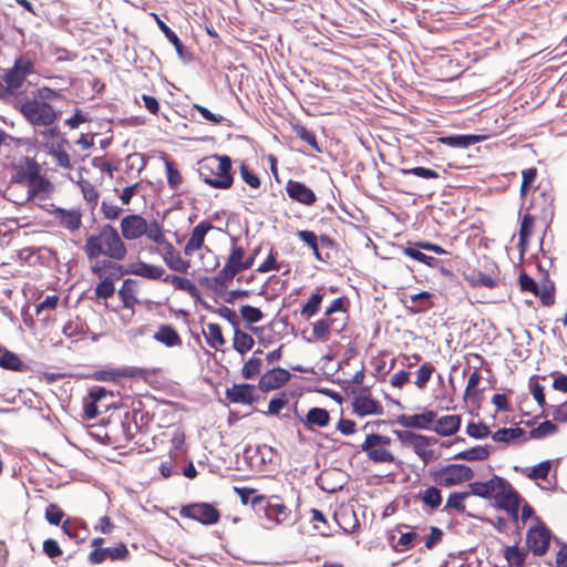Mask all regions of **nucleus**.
Segmentation results:
<instances>
[{"instance_id": "1", "label": "nucleus", "mask_w": 567, "mask_h": 567, "mask_svg": "<svg viewBox=\"0 0 567 567\" xmlns=\"http://www.w3.org/2000/svg\"><path fill=\"white\" fill-rule=\"evenodd\" d=\"M83 250L91 265V272L104 278L112 269L114 261L125 259L127 247L117 229L111 224H104L96 234L86 237Z\"/></svg>"}, {"instance_id": "2", "label": "nucleus", "mask_w": 567, "mask_h": 567, "mask_svg": "<svg viewBox=\"0 0 567 567\" xmlns=\"http://www.w3.org/2000/svg\"><path fill=\"white\" fill-rule=\"evenodd\" d=\"M199 178L215 189H229L234 184L233 161L228 155H213L198 163Z\"/></svg>"}, {"instance_id": "3", "label": "nucleus", "mask_w": 567, "mask_h": 567, "mask_svg": "<svg viewBox=\"0 0 567 567\" xmlns=\"http://www.w3.org/2000/svg\"><path fill=\"white\" fill-rule=\"evenodd\" d=\"M429 475L441 487H453L470 482L474 477V471L463 463H450L440 467H431Z\"/></svg>"}, {"instance_id": "4", "label": "nucleus", "mask_w": 567, "mask_h": 567, "mask_svg": "<svg viewBox=\"0 0 567 567\" xmlns=\"http://www.w3.org/2000/svg\"><path fill=\"white\" fill-rule=\"evenodd\" d=\"M20 113L33 126H50L59 116L49 102L38 99L25 100L20 106Z\"/></svg>"}, {"instance_id": "5", "label": "nucleus", "mask_w": 567, "mask_h": 567, "mask_svg": "<svg viewBox=\"0 0 567 567\" xmlns=\"http://www.w3.org/2000/svg\"><path fill=\"white\" fill-rule=\"evenodd\" d=\"M179 515L205 526L217 524L221 516L220 511L214 504L207 502L185 504L181 507Z\"/></svg>"}, {"instance_id": "6", "label": "nucleus", "mask_w": 567, "mask_h": 567, "mask_svg": "<svg viewBox=\"0 0 567 567\" xmlns=\"http://www.w3.org/2000/svg\"><path fill=\"white\" fill-rule=\"evenodd\" d=\"M536 522L537 524L527 530L526 546L534 556L542 557L548 551L554 534L539 517H536Z\"/></svg>"}, {"instance_id": "7", "label": "nucleus", "mask_w": 567, "mask_h": 567, "mask_svg": "<svg viewBox=\"0 0 567 567\" xmlns=\"http://www.w3.org/2000/svg\"><path fill=\"white\" fill-rule=\"evenodd\" d=\"M494 501L495 508L504 511L511 520H517V512H519L524 497L506 478L504 487L498 488Z\"/></svg>"}, {"instance_id": "8", "label": "nucleus", "mask_w": 567, "mask_h": 567, "mask_svg": "<svg viewBox=\"0 0 567 567\" xmlns=\"http://www.w3.org/2000/svg\"><path fill=\"white\" fill-rule=\"evenodd\" d=\"M225 398L234 404L251 405L259 401L260 395L256 393V385L251 383H234L225 391Z\"/></svg>"}, {"instance_id": "9", "label": "nucleus", "mask_w": 567, "mask_h": 567, "mask_svg": "<svg viewBox=\"0 0 567 567\" xmlns=\"http://www.w3.org/2000/svg\"><path fill=\"white\" fill-rule=\"evenodd\" d=\"M437 417V413L434 410L425 409L421 413H415L412 415L409 414H400L394 419L398 425L411 429V430H430L434 424Z\"/></svg>"}, {"instance_id": "10", "label": "nucleus", "mask_w": 567, "mask_h": 567, "mask_svg": "<svg viewBox=\"0 0 567 567\" xmlns=\"http://www.w3.org/2000/svg\"><path fill=\"white\" fill-rule=\"evenodd\" d=\"M292 375L291 373L281 367H276L266 371L258 381V389L268 393L274 390H279L285 386L290 380Z\"/></svg>"}, {"instance_id": "11", "label": "nucleus", "mask_w": 567, "mask_h": 567, "mask_svg": "<svg viewBox=\"0 0 567 567\" xmlns=\"http://www.w3.org/2000/svg\"><path fill=\"white\" fill-rule=\"evenodd\" d=\"M245 249L233 245L226 264L221 268V275L233 280L238 274L251 268V259H244Z\"/></svg>"}, {"instance_id": "12", "label": "nucleus", "mask_w": 567, "mask_h": 567, "mask_svg": "<svg viewBox=\"0 0 567 567\" xmlns=\"http://www.w3.org/2000/svg\"><path fill=\"white\" fill-rule=\"evenodd\" d=\"M285 190L291 200L303 206H313L318 199L316 193L300 181L288 179Z\"/></svg>"}, {"instance_id": "13", "label": "nucleus", "mask_w": 567, "mask_h": 567, "mask_svg": "<svg viewBox=\"0 0 567 567\" xmlns=\"http://www.w3.org/2000/svg\"><path fill=\"white\" fill-rule=\"evenodd\" d=\"M360 450L365 453L369 461L375 464H392L399 462L389 449L378 445L375 442H371L370 437L367 435L363 443L360 445Z\"/></svg>"}, {"instance_id": "14", "label": "nucleus", "mask_w": 567, "mask_h": 567, "mask_svg": "<svg viewBox=\"0 0 567 567\" xmlns=\"http://www.w3.org/2000/svg\"><path fill=\"white\" fill-rule=\"evenodd\" d=\"M505 478L498 475H493L489 480L481 482L475 481L468 483V492L473 496H477L485 499L495 497L498 488L504 487Z\"/></svg>"}, {"instance_id": "15", "label": "nucleus", "mask_w": 567, "mask_h": 567, "mask_svg": "<svg viewBox=\"0 0 567 567\" xmlns=\"http://www.w3.org/2000/svg\"><path fill=\"white\" fill-rule=\"evenodd\" d=\"M147 230V221L138 214H130L121 220V235L126 240H134L142 236Z\"/></svg>"}, {"instance_id": "16", "label": "nucleus", "mask_w": 567, "mask_h": 567, "mask_svg": "<svg viewBox=\"0 0 567 567\" xmlns=\"http://www.w3.org/2000/svg\"><path fill=\"white\" fill-rule=\"evenodd\" d=\"M351 405L352 412L360 417L383 414L382 404L378 400L373 399L371 394L355 395L352 400Z\"/></svg>"}, {"instance_id": "17", "label": "nucleus", "mask_w": 567, "mask_h": 567, "mask_svg": "<svg viewBox=\"0 0 567 567\" xmlns=\"http://www.w3.org/2000/svg\"><path fill=\"white\" fill-rule=\"evenodd\" d=\"M330 421L331 416L329 411L319 406L310 408L305 414V417H300V423L310 432H315L318 427H327Z\"/></svg>"}, {"instance_id": "18", "label": "nucleus", "mask_w": 567, "mask_h": 567, "mask_svg": "<svg viewBox=\"0 0 567 567\" xmlns=\"http://www.w3.org/2000/svg\"><path fill=\"white\" fill-rule=\"evenodd\" d=\"M0 368L12 372H33V369L29 363L21 360L17 353L7 349L2 344H0Z\"/></svg>"}, {"instance_id": "19", "label": "nucleus", "mask_w": 567, "mask_h": 567, "mask_svg": "<svg viewBox=\"0 0 567 567\" xmlns=\"http://www.w3.org/2000/svg\"><path fill=\"white\" fill-rule=\"evenodd\" d=\"M41 173V167L34 158L23 157L22 162L11 177V182L16 184H27Z\"/></svg>"}, {"instance_id": "20", "label": "nucleus", "mask_w": 567, "mask_h": 567, "mask_svg": "<svg viewBox=\"0 0 567 567\" xmlns=\"http://www.w3.org/2000/svg\"><path fill=\"white\" fill-rule=\"evenodd\" d=\"M152 17H154L157 27L159 30L164 33L165 38L168 40L169 43L173 44L175 48V51L177 55L184 60V61H190L192 60V53L187 49V47L182 42V40L178 38L175 31H173L156 13H152Z\"/></svg>"}, {"instance_id": "21", "label": "nucleus", "mask_w": 567, "mask_h": 567, "mask_svg": "<svg viewBox=\"0 0 567 567\" xmlns=\"http://www.w3.org/2000/svg\"><path fill=\"white\" fill-rule=\"evenodd\" d=\"M486 138L482 134H450L439 137V142L452 148L465 150Z\"/></svg>"}, {"instance_id": "22", "label": "nucleus", "mask_w": 567, "mask_h": 567, "mask_svg": "<svg viewBox=\"0 0 567 567\" xmlns=\"http://www.w3.org/2000/svg\"><path fill=\"white\" fill-rule=\"evenodd\" d=\"M214 228L215 227L209 220H202L199 224H197L193 228L190 237L184 247L185 254L189 255L192 251L199 250L204 246L207 233Z\"/></svg>"}, {"instance_id": "23", "label": "nucleus", "mask_w": 567, "mask_h": 567, "mask_svg": "<svg viewBox=\"0 0 567 567\" xmlns=\"http://www.w3.org/2000/svg\"><path fill=\"white\" fill-rule=\"evenodd\" d=\"M51 214L70 231H75L82 226V214L79 209H65L52 205Z\"/></svg>"}, {"instance_id": "24", "label": "nucleus", "mask_w": 567, "mask_h": 567, "mask_svg": "<svg viewBox=\"0 0 567 567\" xmlns=\"http://www.w3.org/2000/svg\"><path fill=\"white\" fill-rule=\"evenodd\" d=\"M462 425V417L457 414L444 415L436 419L431 431L440 436H451L456 434Z\"/></svg>"}, {"instance_id": "25", "label": "nucleus", "mask_w": 567, "mask_h": 567, "mask_svg": "<svg viewBox=\"0 0 567 567\" xmlns=\"http://www.w3.org/2000/svg\"><path fill=\"white\" fill-rule=\"evenodd\" d=\"M153 339L167 348L181 347L183 344L182 337L171 323L159 324L157 331L153 334Z\"/></svg>"}, {"instance_id": "26", "label": "nucleus", "mask_w": 567, "mask_h": 567, "mask_svg": "<svg viewBox=\"0 0 567 567\" xmlns=\"http://www.w3.org/2000/svg\"><path fill=\"white\" fill-rule=\"evenodd\" d=\"M62 532L76 544H82L87 539L89 529L83 520L68 517L62 523Z\"/></svg>"}, {"instance_id": "27", "label": "nucleus", "mask_w": 567, "mask_h": 567, "mask_svg": "<svg viewBox=\"0 0 567 567\" xmlns=\"http://www.w3.org/2000/svg\"><path fill=\"white\" fill-rule=\"evenodd\" d=\"M163 260L171 270L182 274H186L190 266L189 260L183 259L171 243H166Z\"/></svg>"}, {"instance_id": "28", "label": "nucleus", "mask_w": 567, "mask_h": 567, "mask_svg": "<svg viewBox=\"0 0 567 567\" xmlns=\"http://www.w3.org/2000/svg\"><path fill=\"white\" fill-rule=\"evenodd\" d=\"M417 539L419 534L414 530L401 533L399 537H396L394 532H390L388 536L390 546L394 551L398 553L412 549L415 546Z\"/></svg>"}, {"instance_id": "29", "label": "nucleus", "mask_w": 567, "mask_h": 567, "mask_svg": "<svg viewBox=\"0 0 567 567\" xmlns=\"http://www.w3.org/2000/svg\"><path fill=\"white\" fill-rule=\"evenodd\" d=\"M132 275L150 279V280H158L163 279L165 269L162 266L153 265L145 262L143 260H138L132 264Z\"/></svg>"}, {"instance_id": "30", "label": "nucleus", "mask_w": 567, "mask_h": 567, "mask_svg": "<svg viewBox=\"0 0 567 567\" xmlns=\"http://www.w3.org/2000/svg\"><path fill=\"white\" fill-rule=\"evenodd\" d=\"M492 451L493 447L489 445H476L456 453L450 460L467 462L485 461L489 457Z\"/></svg>"}, {"instance_id": "31", "label": "nucleus", "mask_w": 567, "mask_h": 567, "mask_svg": "<svg viewBox=\"0 0 567 567\" xmlns=\"http://www.w3.org/2000/svg\"><path fill=\"white\" fill-rule=\"evenodd\" d=\"M410 299L414 306L405 305L406 310L412 315L425 312L434 306V295L430 291L422 290L420 292L410 296Z\"/></svg>"}, {"instance_id": "32", "label": "nucleus", "mask_w": 567, "mask_h": 567, "mask_svg": "<svg viewBox=\"0 0 567 567\" xmlns=\"http://www.w3.org/2000/svg\"><path fill=\"white\" fill-rule=\"evenodd\" d=\"M539 196L543 199V207L540 209L539 218L546 224L544 236L546 235L547 230L549 229L554 216H555V206H554V196L549 194L546 189H542L540 186L538 187Z\"/></svg>"}, {"instance_id": "33", "label": "nucleus", "mask_w": 567, "mask_h": 567, "mask_svg": "<svg viewBox=\"0 0 567 567\" xmlns=\"http://www.w3.org/2000/svg\"><path fill=\"white\" fill-rule=\"evenodd\" d=\"M166 284L174 285L175 289L186 291L190 297L195 299L200 298V291L197 286L186 277L177 275H166L163 279Z\"/></svg>"}, {"instance_id": "34", "label": "nucleus", "mask_w": 567, "mask_h": 567, "mask_svg": "<svg viewBox=\"0 0 567 567\" xmlns=\"http://www.w3.org/2000/svg\"><path fill=\"white\" fill-rule=\"evenodd\" d=\"M137 414H141V421H143L145 417H148V413H142L137 409H133L131 411H126L124 413L123 420H121V426L125 436V440L132 441L134 437V433L132 432V426H134L135 431L140 430V425L137 423Z\"/></svg>"}, {"instance_id": "35", "label": "nucleus", "mask_w": 567, "mask_h": 567, "mask_svg": "<svg viewBox=\"0 0 567 567\" xmlns=\"http://www.w3.org/2000/svg\"><path fill=\"white\" fill-rule=\"evenodd\" d=\"M555 282L549 279L548 271L545 270L542 279V286H538L537 295L535 296L540 299L543 306L550 307L555 303Z\"/></svg>"}, {"instance_id": "36", "label": "nucleus", "mask_w": 567, "mask_h": 567, "mask_svg": "<svg viewBox=\"0 0 567 567\" xmlns=\"http://www.w3.org/2000/svg\"><path fill=\"white\" fill-rule=\"evenodd\" d=\"M422 250H423V248L419 247L417 241H415V243H408L406 247H404V249H403V252L408 257H410L419 262H422L429 267H439V264H441V260L433 256L422 252Z\"/></svg>"}, {"instance_id": "37", "label": "nucleus", "mask_w": 567, "mask_h": 567, "mask_svg": "<svg viewBox=\"0 0 567 567\" xmlns=\"http://www.w3.org/2000/svg\"><path fill=\"white\" fill-rule=\"evenodd\" d=\"M416 497L431 511H436L443 502L442 492L436 484L429 486L424 491H420Z\"/></svg>"}, {"instance_id": "38", "label": "nucleus", "mask_w": 567, "mask_h": 567, "mask_svg": "<svg viewBox=\"0 0 567 567\" xmlns=\"http://www.w3.org/2000/svg\"><path fill=\"white\" fill-rule=\"evenodd\" d=\"M526 432L519 426L515 427H502L496 432L492 433V440L497 443H504L506 445L514 443L517 439L524 436V441L527 440L525 436Z\"/></svg>"}, {"instance_id": "39", "label": "nucleus", "mask_w": 567, "mask_h": 567, "mask_svg": "<svg viewBox=\"0 0 567 567\" xmlns=\"http://www.w3.org/2000/svg\"><path fill=\"white\" fill-rule=\"evenodd\" d=\"M136 284L135 279L126 278L118 290V297L125 309H133L138 303V299L134 295Z\"/></svg>"}, {"instance_id": "40", "label": "nucleus", "mask_w": 567, "mask_h": 567, "mask_svg": "<svg viewBox=\"0 0 567 567\" xmlns=\"http://www.w3.org/2000/svg\"><path fill=\"white\" fill-rule=\"evenodd\" d=\"M324 293L322 292V287H317L315 291L311 293L307 302L302 306L300 310V315L305 319H310L318 313L320 310Z\"/></svg>"}, {"instance_id": "41", "label": "nucleus", "mask_w": 567, "mask_h": 567, "mask_svg": "<svg viewBox=\"0 0 567 567\" xmlns=\"http://www.w3.org/2000/svg\"><path fill=\"white\" fill-rule=\"evenodd\" d=\"M519 542L504 548V558L509 567H524L527 558V551L519 548Z\"/></svg>"}, {"instance_id": "42", "label": "nucleus", "mask_w": 567, "mask_h": 567, "mask_svg": "<svg viewBox=\"0 0 567 567\" xmlns=\"http://www.w3.org/2000/svg\"><path fill=\"white\" fill-rule=\"evenodd\" d=\"M292 132L306 142L315 152L322 153L323 148L317 140L316 133L301 123L292 124Z\"/></svg>"}, {"instance_id": "43", "label": "nucleus", "mask_w": 567, "mask_h": 567, "mask_svg": "<svg viewBox=\"0 0 567 567\" xmlns=\"http://www.w3.org/2000/svg\"><path fill=\"white\" fill-rule=\"evenodd\" d=\"M130 556L131 554L127 546L124 543H118L115 547L104 548L102 558L97 559L93 565H100L105 561L106 558H110L112 561H126Z\"/></svg>"}, {"instance_id": "44", "label": "nucleus", "mask_w": 567, "mask_h": 567, "mask_svg": "<svg viewBox=\"0 0 567 567\" xmlns=\"http://www.w3.org/2000/svg\"><path fill=\"white\" fill-rule=\"evenodd\" d=\"M334 322V319H331L330 321L320 319L317 320L312 324V337H307L305 333H302V339L307 343L313 342V340H321L326 341L328 339V336L330 334V326Z\"/></svg>"}, {"instance_id": "45", "label": "nucleus", "mask_w": 567, "mask_h": 567, "mask_svg": "<svg viewBox=\"0 0 567 567\" xmlns=\"http://www.w3.org/2000/svg\"><path fill=\"white\" fill-rule=\"evenodd\" d=\"M27 185L29 187L28 199L33 198L39 193L50 194L54 188L52 182L42 176L41 173L35 178L27 183Z\"/></svg>"}, {"instance_id": "46", "label": "nucleus", "mask_w": 567, "mask_h": 567, "mask_svg": "<svg viewBox=\"0 0 567 567\" xmlns=\"http://www.w3.org/2000/svg\"><path fill=\"white\" fill-rule=\"evenodd\" d=\"M254 338L239 328L234 330L233 348L241 355L252 349Z\"/></svg>"}, {"instance_id": "47", "label": "nucleus", "mask_w": 567, "mask_h": 567, "mask_svg": "<svg viewBox=\"0 0 567 567\" xmlns=\"http://www.w3.org/2000/svg\"><path fill=\"white\" fill-rule=\"evenodd\" d=\"M464 276L472 287L495 288L498 285L497 279L482 271L472 270L471 272H466Z\"/></svg>"}, {"instance_id": "48", "label": "nucleus", "mask_w": 567, "mask_h": 567, "mask_svg": "<svg viewBox=\"0 0 567 567\" xmlns=\"http://www.w3.org/2000/svg\"><path fill=\"white\" fill-rule=\"evenodd\" d=\"M295 395L293 392L281 391L274 395L268 404V411L265 412L271 416H278L280 411L288 405L289 399Z\"/></svg>"}, {"instance_id": "49", "label": "nucleus", "mask_w": 567, "mask_h": 567, "mask_svg": "<svg viewBox=\"0 0 567 567\" xmlns=\"http://www.w3.org/2000/svg\"><path fill=\"white\" fill-rule=\"evenodd\" d=\"M270 499L271 508L269 511V522L278 525L284 522L289 514V511L279 496L272 495L270 496Z\"/></svg>"}, {"instance_id": "50", "label": "nucleus", "mask_w": 567, "mask_h": 567, "mask_svg": "<svg viewBox=\"0 0 567 567\" xmlns=\"http://www.w3.org/2000/svg\"><path fill=\"white\" fill-rule=\"evenodd\" d=\"M208 332L203 331L206 343L214 349H218V347L224 346L226 343V339L223 336L221 327L218 323H208L207 324Z\"/></svg>"}, {"instance_id": "51", "label": "nucleus", "mask_w": 567, "mask_h": 567, "mask_svg": "<svg viewBox=\"0 0 567 567\" xmlns=\"http://www.w3.org/2000/svg\"><path fill=\"white\" fill-rule=\"evenodd\" d=\"M297 236L305 245H307L312 250V254L317 260H319V261L324 260L319 250L320 241L315 231L308 230V229L298 230Z\"/></svg>"}, {"instance_id": "52", "label": "nucleus", "mask_w": 567, "mask_h": 567, "mask_svg": "<svg viewBox=\"0 0 567 567\" xmlns=\"http://www.w3.org/2000/svg\"><path fill=\"white\" fill-rule=\"evenodd\" d=\"M468 496H471L468 491L450 493L443 511L446 512L449 509H455L458 513H466L464 502Z\"/></svg>"}, {"instance_id": "53", "label": "nucleus", "mask_w": 567, "mask_h": 567, "mask_svg": "<svg viewBox=\"0 0 567 567\" xmlns=\"http://www.w3.org/2000/svg\"><path fill=\"white\" fill-rule=\"evenodd\" d=\"M165 174L168 186L176 190L183 182L182 175L174 161L168 157L164 158Z\"/></svg>"}, {"instance_id": "54", "label": "nucleus", "mask_w": 567, "mask_h": 567, "mask_svg": "<svg viewBox=\"0 0 567 567\" xmlns=\"http://www.w3.org/2000/svg\"><path fill=\"white\" fill-rule=\"evenodd\" d=\"M271 499L266 495H258L251 498L250 505L259 518H266L269 522V511Z\"/></svg>"}, {"instance_id": "55", "label": "nucleus", "mask_w": 567, "mask_h": 567, "mask_svg": "<svg viewBox=\"0 0 567 567\" xmlns=\"http://www.w3.org/2000/svg\"><path fill=\"white\" fill-rule=\"evenodd\" d=\"M43 147L47 148L48 154L52 155L56 159L59 166L65 169L72 168V163L65 148L53 147V142H45Z\"/></svg>"}, {"instance_id": "56", "label": "nucleus", "mask_w": 567, "mask_h": 567, "mask_svg": "<svg viewBox=\"0 0 567 567\" xmlns=\"http://www.w3.org/2000/svg\"><path fill=\"white\" fill-rule=\"evenodd\" d=\"M24 81L25 78L17 72L13 68L7 71L2 69V83L7 87L8 93H10L12 90L19 89Z\"/></svg>"}, {"instance_id": "57", "label": "nucleus", "mask_w": 567, "mask_h": 567, "mask_svg": "<svg viewBox=\"0 0 567 567\" xmlns=\"http://www.w3.org/2000/svg\"><path fill=\"white\" fill-rule=\"evenodd\" d=\"M557 431L558 426L554 422L544 421L529 431L527 439L540 440L547 435L555 434Z\"/></svg>"}, {"instance_id": "58", "label": "nucleus", "mask_w": 567, "mask_h": 567, "mask_svg": "<svg viewBox=\"0 0 567 567\" xmlns=\"http://www.w3.org/2000/svg\"><path fill=\"white\" fill-rule=\"evenodd\" d=\"M466 434L476 440H484L488 436L492 437L488 425L482 421L477 423L470 421L466 425Z\"/></svg>"}, {"instance_id": "59", "label": "nucleus", "mask_w": 567, "mask_h": 567, "mask_svg": "<svg viewBox=\"0 0 567 567\" xmlns=\"http://www.w3.org/2000/svg\"><path fill=\"white\" fill-rule=\"evenodd\" d=\"M262 368V360L257 357L249 358L241 369V377L245 380H251L260 374Z\"/></svg>"}, {"instance_id": "60", "label": "nucleus", "mask_w": 567, "mask_h": 567, "mask_svg": "<svg viewBox=\"0 0 567 567\" xmlns=\"http://www.w3.org/2000/svg\"><path fill=\"white\" fill-rule=\"evenodd\" d=\"M144 236L157 245L166 246V243H168L165 238L161 224L155 219H153L150 224L147 223V230Z\"/></svg>"}, {"instance_id": "61", "label": "nucleus", "mask_w": 567, "mask_h": 567, "mask_svg": "<svg viewBox=\"0 0 567 567\" xmlns=\"http://www.w3.org/2000/svg\"><path fill=\"white\" fill-rule=\"evenodd\" d=\"M65 516L63 509L55 503H50L45 507L44 517L50 525L62 526L63 517Z\"/></svg>"}, {"instance_id": "62", "label": "nucleus", "mask_w": 567, "mask_h": 567, "mask_svg": "<svg viewBox=\"0 0 567 567\" xmlns=\"http://www.w3.org/2000/svg\"><path fill=\"white\" fill-rule=\"evenodd\" d=\"M239 311L241 319L248 324H255L264 318V313L260 308L250 305H243Z\"/></svg>"}, {"instance_id": "63", "label": "nucleus", "mask_w": 567, "mask_h": 567, "mask_svg": "<svg viewBox=\"0 0 567 567\" xmlns=\"http://www.w3.org/2000/svg\"><path fill=\"white\" fill-rule=\"evenodd\" d=\"M551 463H553L551 460H545V461H542L540 463L534 465L530 468L529 473L527 474V477L532 481H537V480L546 481L548 477V474L550 472V468H551Z\"/></svg>"}, {"instance_id": "64", "label": "nucleus", "mask_w": 567, "mask_h": 567, "mask_svg": "<svg viewBox=\"0 0 567 567\" xmlns=\"http://www.w3.org/2000/svg\"><path fill=\"white\" fill-rule=\"evenodd\" d=\"M239 173L241 179L254 189H257L260 187L261 181L259 176L249 167L248 164L243 162L239 166Z\"/></svg>"}]
</instances>
